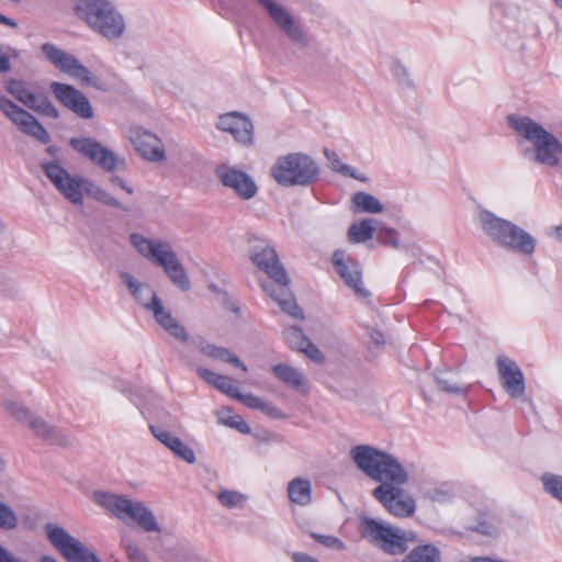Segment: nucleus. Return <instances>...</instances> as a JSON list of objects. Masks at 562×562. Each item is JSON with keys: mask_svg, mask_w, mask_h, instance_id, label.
Listing matches in <instances>:
<instances>
[{"mask_svg": "<svg viewBox=\"0 0 562 562\" xmlns=\"http://www.w3.org/2000/svg\"><path fill=\"white\" fill-rule=\"evenodd\" d=\"M555 235H557V238L562 241V227L561 226L557 227Z\"/></svg>", "mask_w": 562, "mask_h": 562, "instance_id": "52", "label": "nucleus"}, {"mask_svg": "<svg viewBox=\"0 0 562 562\" xmlns=\"http://www.w3.org/2000/svg\"><path fill=\"white\" fill-rule=\"evenodd\" d=\"M216 176L221 182L234 190L243 199H250L256 194L257 187L248 175L234 168L218 167Z\"/></svg>", "mask_w": 562, "mask_h": 562, "instance_id": "20", "label": "nucleus"}, {"mask_svg": "<svg viewBox=\"0 0 562 562\" xmlns=\"http://www.w3.org/2000/svg\"><path fill=\"white\" fill-rule=\"evenodd\" d=\"M50 90L55 98L81 119L93 117V109L88 98L78 89L61 82H52Z\"/></svg>", "mask_w": 562, "mask_h": 562, "instance_id": "15", "label": "nucleus"}, {"mask_svg": "<svg viewBox=\"0 0 562 562\" xmlns=\"http://www.w3.org/2000/svg\"><path fill=\"white\" fill-rule=\"evenodd\" d=\"M7 90L16 100L31 110L52 119H57L59 116L58 110L53 105L48 98L24 81L11 80L8 82Z\"/></svg>", "mask_w": 562, "mask_h": 562, "instance_id": "13", "label": "nucleus"}, {"mask_svg": "<svg viewBox=\"0 0 562 562\" xmlns=\"http://www.w3.org/2000/svg\"><path fill=\"white\" fill-rule=\"evenodd\" d=\"M7 409L8 412L12 415V416H15L16 418L19 419H22L24 417H27V411L23 407H18L15 404L13 403H9L7 405Z\"/></svg>", "mask_w": 562, "mask_h": 562, "instance_id": "45", "label": "nucleus"}, {"mask_svg": "<svg viewBox=\"0 0 562 562\" xmlns=\"http://www.w3.org/2000/svg\"><path fill=\"white\" fill-rule=\"evenodd\" d=\"M355 212L380 213L383 211L382 203L372 194L367 192H357L352 195Z\"/></svg>", "mask_w": 562, "mask_h": 562, "instance_id": "29", "label": "nucleus"}, {"mask_svg": "<svg viewBox=\"0 0 562 562\" xmlns=\"http://www.w3.org/2000/svg\"><path fill=\"white\" fill-rule=\"evenodd\" d=\"M143 158L151 161L165 159L161 140L151 133L143 132Z\"/></svg>", "mask_w": 562, "mask_h": 562, "instance_id": "28", "label": "nucleus"}, {"mask_svg": "<svg viewBox=\"0 0 562 562\" xmlns=\"http://www.w3.org/2000/svg\"><path fill=\"white\" fill-rule=\"evenodd\" d=\"M284 340L293 349L304 352L310 359L322 363L325 360L322 351L304 335L301 328L292 326L284 330Z\"/></svg>", "mask_w": 562, "mask_h": 562, "instance_id": "23", "label": "nucleus"}, {"mask_svg": "<svg viewBox=\"0 0 562 562\" xmlns=\"http://www.w3.org/2000/svg\"><path fill=\"white\" fill-rule=\"evenodd\" d=\"M361 533L385 553L397 555L407 550L408 538L406 535L390 525L367 518L361 524Z\"/></svg>", "mask_w": 562, "mask_h": 562, "instance_id": "9", "label": "nucleus"}, {"mask_svg": "<svg viewBox=\"0 0 562 562\" xmlns=\"http://www.w3.org/2000/svg\"><path fill=\"white\" fill-rule=\"evenodd\" d=\"M198 373L203 380H205L207 383L214 385L216 389H218L223 393H225L234 398H241V394L239 393L238 383L234 379L226 376V375H221L218 373H215V372L204 369V368H199Z\"/></svg>", "mask_w": 562, "mask_h": 562, "instance_id": "26", "label": "nucleus"}, {"mask_svg": "<svg viewBox=\"0 0 562 562\" xmlns=\"http://www.w3.org/2000/svg\"><path fill=\"white\" fill-rule=\"evenodd\" d=\"M378 239L383 244L393 248H398L400 241L397 233L393 228H380L378 232Z\"/></svg>", "mask_w": 562, "mask_h": 562, "instance_id": "39", "label": "nucleus"}, {"mask_svg": "<svg viewBox=\"0 0 562 562\" xmlns=\"http://www.w3.org/2000/svg\"><path fill=\"white\" fill-rule=\"evenodd\" d=\"M95 502L104 507L111 515L123 520L127 525H140V506L131 499L106 492H95Z\"/></svg>", "mask_w": 562, "mask_h": 562, "instance_id": "14", "label": "nucleus"}, {"mask_svg": "<svg viewBox=\"0 0 562 562\" xmlns=\"http://www.w3.org/2000/svg\"><path fill=\"white\" fill-rule=\"evenodd\" d=\"M274 375L288 387L297 391L302 395L308 394V386L303 374L295 368L285 363H279L272 368Z\"/></svg>", "mask_w": 562, "mask_h": 562, "instance_id": "25", "label": "nucleus"}, {"mask_svg": "<svg viewBox=\"0 0 562 562\" xmlns=\"http://www.w3.org/2000/svg\"><path fill=\"white\" fill-rule=\"evenodd\" d=\"M269 12L273 21L286 33L293 41L303 45L307 44V38L303 31L294 23L292 16L273 0H258Z\"/></svg>", "mask_w": 562, "mask_h": 562, "instance_id": "22", "label": "nucleus"}, {"mask_svg": "<svg viewBox=\"0 0 562 562\" xmlns=\"http://www.w3.org/2000/svg\"><path fill=\"white\" fill-rule=\"evenodd\" d=\"M288 496L291 503L307 506L312 502V486L306 479L295 477L288 484Z\"/></svg>", "mask_w": 562, "mask_h": 562, "instance_id": "27", "label": "nucleus"}, {"mask_svg": "<svg viewBox=\"0 0 562 562\" xmlns=\"http://www.w3.org/2000/svg\"><path fill=\"white\" fill-rule=\"evenodd\" d=\"M44 171L54 186L72 203L82 204L83 193L93 195L106 203L115 204L116 201L100 188L93 187L87 180L70 176L61 166L50 162L44 165Z\"/></svg>", "mask_w": 562, "mask_h": 562, "instance_id": "5", "label": "nucleus"}, {"mask_svg": "<svg viewBox=\"0 0 562 562\" xmlns=\"http://www.w3.org/2000/svg\"><path fill=\"white\" fill-rule=\"evenodd\" d=\"M150 430L156 439H158L161 443L168 447L177 457L187 461L188 463H193L195 460V454L192 449H190L187 445H184L180 438L173 436L171 432L150 425Z\"/></svg>", "mask_w": 562, "mask_h": 562, "instance_id": "24", "label": "nucleus"}, {"mask_svg": "<svg viewBox=\"0 0 562 562\" xmlns=\"http://www.w3.org/2000/svg\"><path fill=\"white\" fill-rule=\"evenodd\" d=\"M75 12L91 30L106 38H116L125 30L123 16L108 0H79Z\"/></svg>", "mask_w": 562, "mask_h": 562, "instance_id": "3", "label": "nucleus"}, {"mask_svg": "<svg viewBox=\"0 0 562 562\" xmlns=\"http://www.w3.org/2000/svg\"><path fill=\"white\" fill-rule=\"evenodd\" d=\"M144 307L151 313L156 323L170 336L180 341L188 340L186 328L172 316L170 310L165 306L156 293H153L150 301Z\"/></svg>", "mask_w": 562, "mask_h": 562, "instance_id": "18", "label": "nucleus"}, {"mask_svg": "<svg viewBox=\"0 0 562 562\" xmlns=\"http://www.w3.org/2000/svg\"><path fill=\"white\" fill-rule=\"evenodd\" d=\"M374 227L371 220H362L350 225L348 229V239L350 243H364L372 238Z\"/></svg>", "mask_w": 562, "mask_h": 562, "instance_id": "30", "label": "nucleus"}, {"mask_svg": "<svg viewBox=\"0 0 562 562\" xmlns=\"http://www.w3.org/2000/svg\"><path fill=\"white\" fill-rule=\"evenodd\" d=\"M250 259L274 282L262 284L263 291L279 304L284 313L295 319H303V311L299 307L290 292V280L288 273L280 263L276 250L268 245L262 247L254 246V249L250 252Z\"/></svg>", "mask_w": 562, "mask_h": 562, "instance_id": "2", "label": "nucleus"}, {"mask_svg": "<svg viewBox=\"0 0 562 562\" xmlns=\"http://www.w3.org/2000/svg\"><path fill=\"white\" fill-rule=\"evenodd\" d=\"M372 340L376 344V345H382L384 344V337H383V334L380 333V331H374L372 334Z\"/></svg>", "mask_w": 562, "mask_h": 562, "instance_id": "49", "label": "nucleus"}, {"mask_svg": "<svg viewBox=\"0 0 562 562\" xmlns=\"http://www.w3.org/2000/svg\"><path fill=\"white\" fill-rule=\"evenodd\" d=\"M351 457L362 472L381 482L373 490V496L391 515L398 518L414 515L416 503L401 487L407 481V474L393 457L364 445L352 448Z\"/></svg>", "mask_w": 562, "mask_h": 562, "instance_id": "1", "label": "nucleus"}, {"mask_svg": "<svg viewBox=\"0 0 562 562\" xmlns=\"http://www.w3.org/2000/svg\"><path fill=\"white\" fill-rule=\"evenodd\" d=\"M0 22L5 24V25H15V23H13L9 18L0 14Z\"/></svg>", "mask_w": 562, "mask_h": 562, "instance_id": "51", "label": "nucleus"}, {"mask_svg": "<svg viewBox=\"0 0 562 562\" xmlns=\"http://www.w3.org/2000/svg\"><path fill=\"white\" fill-rule=\"evenodd\" d=\"M217 499L223 506L227 508H234L241 506L246 497L235 491H222L218 493Z\"/></svg>", "mask_w": 562, "mask_h": 562, "instance_id": "35", "label": "nucleus"}, {"mask_svg": "<svg viewBox=\"0 0 562 562\" xmlns=\"http://www.w3.org/2000/svg\"><path fill=\"white\" fill-rule=\"evenodd\" d=\"M121 279L133 296H137L138 282L127 272H121Z\"/></svg>", "mask_w": 562, "mask_h": 562, "instance_id": "44", "label": "nucleus"}, {"mask_svg": "<svg viewBox=\"0 0 562 562\" xmlns=\"http://www.w3.org/2000/svg\"><path fill=\"white\" fill-rule=\"evenodd\" d=\"M70 144L77 151L98 164L104 170L112 171L120 164V159L112 150L92 138H72Z\"/></svg>", "mask_w": 562, "mask_h": 562, "instance_id": "17", "label": "nucleus"}, {"mask_svg": "<svg viewBox=\"0 0 562 562\" xmlns=\"http://www.w3.org/2000/svg\"><path fill=\"white\" fill-rule=\"evenodd\" d=\"M544 490L562 503V476L544 474L542 476Z\"/></svg>", "mask_w": 562, "mask_h": 562, "instance_id": "34", "label": "nucleus"}, {"mask_svg": "<svg viewBox=\"0 0 562 562\" xmlns=\"http://www.w3.org/2000/svg\"><path fill=\"white\" fill-rule=\"evenodd\" d=\"M402 562H440V553L430 544L419 546L413 549Z\"/></svg>", "mask_w": 562, "mask_h": 562, "instance_id": "31", "label": "nucleus"}, {"mask_svg": "<svg viewBox=\"0 0 562 562\" xmlns=\"http://www.w3.org/2000/svg\"><path fill=\"white\" fill-rule=\"evenodd\" d=\"M554 3L562 9V0H553Z\"/></svg>", "mask_w": 562, "mask_h": 562, "instance_id": "54", "label": "nucleus"}, {"mask_svg": "<svg viewBox=\"0 0 562 562\" xmlns=\"http://www.w3.org/2000/svg\"><path fill=\"white\" fill-rule=\"evenodd\" d=\"M508 123L520 136L532 143L539 162L558 165L562 145L555 136L527 116H508Z\"/></svg>", "mask_w": 562, "mask_h": 562, "instance_id": "4", "label": "nucleus"}, {"mask_svg": "<svg viewBox=\"0 0 562 562\" xmlns=\"http://www.w3.org/2000/svg\"><path fill=\"white\" fill-rule=\"evenodd\" d=\"M10 69V60L5 53L0 48V71L7 72Z\"/></svg>", "mask_w": 562, "mask_h": 562, "instance_id": "47", "label": "nucleus"}, {"mask_svg": "<svg viewBox=\"0 0 562 562\" xmlns=\"http://www.w3.org/2000/svg\"><path fill=\"white\" fill-rule=\"evenodd\" d=\"M247 406L251 408H257L269 414H272L273 409L269 404L262 402L259 397L254 395H246L240 398Z\"/></svg>", "mask_w": 562, "mask_h": 562, "instance_id": "41", "label": "nucleus"}, {"mask_svg": "<svg viewBox=\"0 0 562 562\" xmlns=\"http://www.w3.org/2000/svg\"><path fill=\"white\" fill-rule=\"evenodd\" d=\"M143 257L161 267L179 289L182 291L190 289L187 271L167 241L143 238Z\"/></svg>", "mask_w": 562, "mask_h": 562, "instance_id": "7", "label": "nucleus"}, {"mask_svg": "<svg viewBox=\"0 0 562 562\" xmlns=\"http://www.w3.org/2000/svg\"><path fill=\"white\" fill-rule=\"evenodd\" d=\"M41 562H58V561L52 557H43Z\"/></svg>", "mask_w": 562, "mask_h": 562, "instance_id": "53", "label": "nucleus"}, {"mask_svg": "<svg viewBox=\"0 0 562 562\" xmlns=\"http://www.w3.org/2000/svg\"><path fill=\"white\" fill-rule=\"evenodd\" d=\"M113 180H114V181H117L122 188H125V187L123 186L122 181H121V180H119V178H114Z\"/></svg>", "mask_w": 562, "mask_h": 562, "instance_id": "55", "label": "nucleus"}, {"mask_svg": "<svg viewBox=\"0 0 562 562\" xmlns=\"http://www.w3.org/2000/svg\"><path fill=\"white\" fill-rule=\"evenodd\" d=\"M313 538L329 548H336L338 550H342L345 548L344 542L333 536H322V535H313Z\"/></svg>", "mask_w": 562, "mask_h": 562, "instance_id": "43", "label": "nucleus"}, {"mask_svg": "<svg viewBox=\"0 0 562 562\" xmlns=\"http://www.w3.org/2000/svg\"><path fill=\"white\" fill-rule=\"evenodd\" d=\"M331 262L335 270L344 282L359 295L367 297L369 292L362 285V272L358 262L346 255L345 250H336L333 254Z\"/></svg>", "mask_w": 562, "mask_h": 562, "instance_id": "16", "label": "nucleus"}, {"mask_svg": "<svg viewBox=\"0 0 562 562\" xmlns=\"http://www.w3.org/2000/svg\"><path fill=\"white\" fill-rule=\"evenodd\" d=\"M292 561L293 562H318L313 557H311L306 553H303V552H294L292 554Z\"/></svg>", "mask_w": 562, "mask_h": 562, "instance_id": "46", "label": "nucleus"}, {"mask_svg": "<svg viewBox=\"0 0 562 562\" xmlns=\"http://www.w3.org/2000/svg\"><path fill=\"white\" fill-rule=\"evenodd\" d=\"M325 155L330 164L333 170L344 175L356 178L355 173L351 172L350 168L345 165L335 151L325 150Z\"/></svg>", "mask_w": 562, "mask_h": 562, "instance_id": "37", "label": "nucleus"}, {"mask_svg": "<svg viewBox=\"0 0 562 562\" xmlns=\"http://www.w3.org/2000/svg\"><path fill=\"white\" fill-rule=\"evenodd\" d=\"M217 127L232 134L238 143L245 145L252 143V124L248 117L237 112L221 115Z\"/></svg>", "mask_w": 562, "mask_h": 562, "instance_id": "21", "label": "nucleus"}, {"mask_svg": "<svg viewBox=\"0 0 562 562\" xmlns=\"http://www.w3.org/2000/svg\"><path fill=\"white\" fill-rule=\"evenodd\" d=\"M217 417L221 424L237 429L243 434L250 431L249 426L240 415L233 414L231 408L224 407L217 412Z\"/></svg>", "mask_w": 562, "mask_h": 562, "instance_id": "32", "label": "nucleus"}, {"mask_svg": "<svg viewBox=\"0 0 562 562\" xmlns=\"http://www.w3.org/2000/svg\"><path fill=\"white\" fill-rule=\"evenodd\" d=\"M30 427L41 437L50 440L52 442H57L54 439L53 429L44 422L41 420H32L30 422Z\"/></svg>", "mask_w": 562, "mask_h": 562, "instance_id": "40", "label": "nucleus"}, {"mask_svg": "<svg viewBox=\"0 0 562 562\" xmlns=\"http://www.w3.org/2000/svg\"><path fill=\"white\" fill-rule=\"evenodd\" d=\"M448 497V494L443 491H439V490H435L434 492H431L430 494V498L432 501H437V502H442L445 501L446 498Z\"/></svg>", "mask_w": 562, "mask_h": 562, "instance_id": "48", "label": "nucleus"}, {"mask_svg": "<svg viewBox=\"0 0 562 562\" xmlns=\"http://www.w3.org/2000/svg\"><path fill=\"white\" fill-rule=\"evenodd\" d=\"M271 172L279 184L306 186L316 178L318 169L310 157L301 154H290L280 158Z\"/></svg>", "mask_w": 562, "mask_h": 562, "instance_id": "8", "label": "nucleus"}, {"mask_svg": "<svg viewBox=\"0 0 562 562\" xmlns=\"http://www.w3.org/2000/svg\"><path fill=\"white\" fill-rule=\"evenodd\" d=\"M18 525V519L14 512L0 502V528L11 530Z\"/></svg>", "mask_w": 562, "mask_h": 562, "instance_id": "36", "label": "nucleus"}, {"mask_svg": "<svg viewBox=\"0 0 562 562\" xmlns=\"http://www.w3.org/2000/svg\"><path fill=\"white\" fill-rule=\"evenodd\" d=\"M502 385L512 397H519L525 392V378L517 363L504 356L496 359Z\"/></svg>", "mask_w": 562, "mask_h": 562, "instance_id": "19", "label": "nucleus"}, {"mask_svg": "<svg viewBox=\"0 0 562 562\" xmlns=\"http://www.w3.org/2000/svg\"><path fill=\"white\" fill-rule=\"evenodd\" d=\"M0 110L22 133L44 145L50 142L49 134L43 125L31 113L18 106L11 100L0 97Z\"/></svg>", "mask_w": 562, "mask_h": 562, "instance_id": "11", "label": "nucleus"}, {"mask_svg": "<svg viewBox=\"0 0 562 562\" xmlns=\"http://www.w3.org/2000/svg\"><path fill=\"white\" fill-rule=\"evenodd\" d=\"M123 546L126 550V553L132 562H140V553L137 544H133L130 542V536L127 533L123 535L122 538Z\"/></svg>", "mask_w": 562, "mask_h": 562, "instance_id": "42", "label": "nucleus"}, {"mask_svg": "<svg viewBox=\"0 0 562 562\" xmlns=\"http://www.w3.org/2000/svg\"><path fill=\"white\" fill-rule=\"evenodd\" d=\"M207 353L213 358L220 359L224 362H228L239 368L244 372H247V367L239 360L237 356H235L227 349L213 347L207 351Z\"/></svg>", "mask_w": 562, "mask_h": 562, "instance_id": "33", "label": "nucleus"}, {"mask_svg": "<svg viewBox=\"0 0 562 562\" xmlns=\"http://www.w3.org/2000/svg\"><path fill=\"white\" fill-rule=\"evenodd\" d=\"M131 241L136 249L140 250V237L137 234L131 235Z\"/></svg>", "mask_w": 562, "mask_h": 562, "instance_id": "50", "label": "nucleus"}, {"mask_svg": "<svg viewBox=\"0 0 562 562\" xmlns=\"http://www.w3.org/2000/svg\"><path fill=\"white\" fill-rule=\"evenodd\" d=\"M45 530L50 543L68 562H101L92 551L65 529L47 524Z\"/></svg>", "mask_w": 562, "mask_h": 562, "instance_id": "10", "label": "nucleus"}, {"mask_svg": "<svg viewBox=\"0 0 562 562\" xmlns=\"http://www.w3.org/2000/svg\"><path fill=\"white\" fill-rule=\"evenodd\" d=\"M480 222L484 233L501 245L525 255L533 252L535 240L522 228L486 211L480 214Z\"/></svg>", "mask_w": 562, "mask_h": 562, "instance_id": "6", "label": "nucleus"}, {"mask_svg": "<svg viewBox=\"0 0 562 562\" xmlns=\"http://www.w3.org/2000/svg\"><path fill=\"white\" fill-rule=\"evenodd\" d=\"M42 52L47 60L60 71L81 83L94 85L89 69L71 54L50 43L43 44Z\"/></svg>", "mask_w": 562, "mask_h": 562, "instance_id": "12", "label": "nucleus"}, {"mask_svg": "<svg viewBox=\"0 0 562 562\" xmlns=\"http://www.w3.org/2000/svg\"><path fill=\"white\" fill-rule=\"evenodd\" d=\"M143 530L148 532H155L157 535V538H160L161 536V529L156 521L155 516L153 513L145 507H143Z\"/></svg>", "mask_w": 562, "mask_h": 562, "instance_id": "38", "label": "nucleus"}]
</instances>
